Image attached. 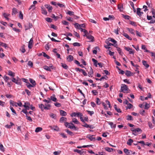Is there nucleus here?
I'll use <instances>...</instances> for the list:
<instances>
[{
	"instance_id": "nucleus-1",
	"label": "nucleus",
	"mask_w": 155,
	"mask_h": 155,
	"mask_svg": "<svg viewBox=\"0 0 155 155\" xmlns=\"http://www.w3.org/2000/svg\"><path fill=\"white\" fill-rule=\"evenodd\" d=\"M96 103L98 105H99L100 104H102V105L104 107H107V105H108L109 107H110V104L109 101L107 100L105 101V102H101L100 100L98 98H96Z\"/></svg>"
},
{
	"instance_id": "nucleus-2",
	"label": "nucleus",
	"mask_w": 155,
	"mask_h": 155,
	"mask_svg": "<svg viewBox=\"0 0 155 155\" xmlns=\"http://www.w3.org/2000/svg\"><path fill=\"white\" fill-rule=\"evenodd\" d=\"M130 90L129 89L126 85L125 84H122L121 85L120 92L124 93H130Z\"/></svg>"
},
{
	"instance_id": "nucleus-3",
	"label": "nucleus",
	"mask_w": 155,
	"mask_h": 155,
	"mask_svg": "<svg viewBox=\"0 0 155 155\" xmlns=\"http://www.w3.org/2000/svg\"><path fill=\"white\" fill-rule=\"evenodd\" d=\"M64 125L66 127H67L71 129H74L75 130H76L77 128L72 123H69L65 122Z\"/></svg>"
},
{
	"instance_id": "nucleus-4",
	"label": "nucleus",
	"mask_w": 155,
	"mask_h": 155,
	"mask_svg": "<svg viewBox=\"0 0 155 155\" xmlns=\"http://www.w3.org/2000/svg\"><path fill=\"white\" fill-rule=\"evenodd\" d=\"M10 104H11V106H12L13 107H17L18 106L21 107L22 105V104L21 102L16 103L12 100L10 101Z\"/></svg>"
},
{
	"instance_id": "nucleus-5",
	"label": "nucleus",
	"mask_w": 155,
	"mask_h": 155,
	"mask_svg": "<svg viewBox=\"0 0 155 155\" xmlns=\"http://www.w3.org/2000/svg\"><path fill=\"white\" fill-rule=\"evenodd\" d=\"M17 79H16V78L13 77L12 78V81L18 85H21L22 84L21 80L18 77H17Z\"/></svg>"
},
{
	"instance_id": "nucleus-6",
	"label": "nucleus",
	"mask_w": 155,
	"mask_h": 155,
	"mask_svg": "<svg viewBox=\"0 0 155 155\" xmlns=\"http://www.w3.org/2000/svg\"><path fill=\"white\" fill-rule=\"evenodd\" d=\"M49 127L50 128L51 130H53L55 131H58L59 130V128L57 126H49Z\"/></svg>"
},
{
	"instance_id": "nucleus-7",
	"label": "nucleus",
	"mask_w": 155,
	"mask_h": 155,
	"mask_svg": "<svg viewBox=\"0 0 155 155\" xmlns=\"http://www.w3.org/2000/svg\"><path fill=\"white\" fill-rule=\"evenodd\" d=\"M32 26V25L31 23L28 22L26 25H25V30H27L31 28Z\"/></svg>"
},
{
	"instance_id": "nucleus-8",
	"label": "nucleus",
	"mask_w": 155,
	"mask_h": 155,
	"mask_svg": "<svg viewBox=\"0 0 155 155\" xmlns=\"http://www.w3.org/2000/svg\"><path fill=\"white\" fill-rule=\"evenodd\" d=\"M94 136V135L88 134L86 136V137L88 138L91 141H94L95 140V138L93 137Z\"/></svg>"
},
{
	"instance_id": "nucleus-9",
	"label": "nucleus",
	"mask_w": 155,
	"mask_h": 155,
	"mask_svg": "<svg viewBox=\"0 0 155 155\" xmlns=\"http://www.w3.org/2000/svg\"><path fill=\"white\" fill-rule=\"evenodd\" d=\"M33 39L32 38H31L29 42H28V48L29 49L31 48L33 46Z\"/></svg>"
},
{
	"instance_id": "nucleus-10",
	"label": "nucleus",
	"mask_w": 155,
	"mask_h": 155,
	"mask_svg": "<svg viewBox=\"0 0 155 155\" xmlns=\"http://www.w3.org/2000/svg\"><path fill=\"white\" fill-rule=\"evenodd\" d=\"M45 7L48 9V11L49 12H51L53 8L50 5L46 4L45 5Z\"/></svg>"
},
{
	"instance_id": "nucleus-11",
	"label": "nucleus",
	"mask_w": 155,
	"mask_h": 155,
	"mask_svg": "<svg viewBox=\"0 0 155 155\" xmlns=\"http://www.w3.org/2000/svg\"><path fill=\"white\" fill-rule=\"evenodd\" d=\"M87 38L90 40L89 42H93L94 41V37L91 35H88L87 36Z\"/></svg>"
},
{
	"instance_id": "nucleus-12",
	"label": "nucleus",
	"mask_w": 155,
	"mask_h": 155,
	"mask_svg": "<svg viewBox=\"0 0 155 155\" xmlns=\"http://www.w3.org/2000/svg\"><path fill=\"white\" fill-rule=\"evenodd\" d=\"M141 10V9L140 8H137V14L140 17L142 14L143 13L142 12L140 11Z\"/></svg>"
},
{
	"instance_id": "nucleus-13",
	"label": "nucleus",
	"mask_w": 155,
	"mask_h": 155,
	"mask_svg": "<svg viewBox=\"0 0 155 155\" xmlns=\"http://www.w3.org/2000/svg\"><path fill=\"white\" fill-rule=\"evenodd\" d=\"M83 116V115L80 112H77L76 113V116L77 117H80V119L81 120V121H83V118L82 117V116Z\"/></svg>"
},
{
	"instance_id": "nucleus-14",
	"label": "nucleus",
	"mask_w": 155,
	"mask_h": 155,
	"mask_svg": "<svg viewBox=\"0 0 155 155\" xmlns=\"http://www.w3.org/2000/svg\"><path fill=\"white\" fill-rule=\"evenodd\" d=\"M74 57L71 55H69L67 57V60L68 62H71L73 60Z\"/></svg>"
},
{
	"instance_id": "nucleus-15",
	"label": "nucleus",
	"mask_w": 155,
	"mask_h": 155,
	"mask_svg": "<svg viewBox=\"0 0 155 155\" xmlns=\"http://www.w3.org/2000/svg\"><path fill=\"white\" fill-rule=\"evenodd\" d=\"M134 74L131 72L127 70L125 72V75L127 76V77H130L131 76H133V75Z\"/></svg>"
},
{
	"instance_id": "nucleus-16",
	"label": "nucleus",
	"mask_w": 155,
	"mask_h": 155,
	"mask_svg": "<svg viewBox=\"0 0 155 155\" xmlns=\"http://www.w3.org/2000/svg\"><path fill=\"white\" fill-rule=\"evenodd\" d=\"M93 71L91 67H90V70L88 72V76L89 77H92L93 76Z\"/></svg>"
},
{
	"instance_id": "nucleus-17",
	"label": "nucleus",
	"mask_w": 155,
	"mask_h": 155,
	"mask_svg": "<svg viewBox=\"0 0 155 155\" xmlns=\"http://www.w3.org/2000/svg\"><path fill=\"white\" fill-rule=\"evenodd\" d=\"M49 99H50L51 101H52L54 102H56L57 100V99L55 97L54 95L53 96L50 97V98H49Z\"/></svg>"
},
{
	"instance_id": "nucleus-18",
	"label": "nucleus",
	"mask_w": 155,
	"mask_h": 155,
	"mask_svg": "<svg viewBox=\"0 0 155 155\" xmlns=\"http://www.w3.org/2000/svg\"><path fill=\"white\" fill-rule=\"evenodd\" d=\"M67 120V119L66 117H61L59 121L61 123H63L66 121Z\"/></svg>"
},
{
	"instance_id": "nucleus-19",
	"label": "nucleus",
	"mask_w": 155,
	"mask_h": 155,
	"mask_svg": "<svg viewBox=\"0 0 155 155\" xmlns=\"http://www.w3.org/2000/svg\"><path fill=\"white\" fill-rule=\"evenodd\" d=\"M142 62L143 65L146 68H147L149 67V65L147 63V62L146 61L143 60Z\"/></svg>"
},
{
	"instance_id": "nucleus-20",
	"label": "nucleus",
	"mask_w": 155,
	"mask_h": 155,
	"mask_svg": "<svg viewBox=\"0 0 155 155\" xmlns=\"http://www.w3.org/2000/svg\"><path fill=\"white\" fill-rule=\"evenodd\" d=\"M123 35L130 40H132V38L128 35L126 33H124L123 34Z\"/></svg>"
},
{
	"instance_id": "nucleus-21",
	"label": "nucleus",
	"mask_w": 155,
	"mask_h": 155,
	"mask_svg": "<svg viewBox=\"0 0 155 155\" xmlns=\"http://www.w3.org/2000/svg\"><path fill=\"white\" fill-rule=\"evenodd\" d=\"M74 151L78 153L81 155H83L84 153L83 151H82V150H79L78 149L74 150Z\"/></svg>"
},
{
	"instance_id": "nucleus-22",
	"label": "nucleus",
	"mask_w": 155,
	"mask_h": 155,
	"mask_svg": "<svg viewBox=\"0 0 155 155\" xmlns=\"http://www.w3.org/2000/svg\"><path fill=\"white\" fill-rule=\"evenodd\" d=\"M8 74L9 75L13 77V78L15 76V73L14 72H13L11 71H8Z\"/></svg>"
},
{
	"instance_id": "nucleus-23",
	"label": "nucleus",
	"mask_w": 155,
	"mask_h": 155,
	"mask_svg": "<svg viewBox=\"0 0 155 155\" xmlns=\"http://www.w3.org/2000/svg\"><path fill=\"white\" fill-rule=\"evenodd\" d=\"M29 80L30 83L32 84V85L35 86L36 84V83L35 81L31 78L29 79Z\"/></svg>"
},
{
	"instance_id": "nucleus-24",
	"label": "nucleus",
	"mask_w": 155,
	"mask_h": 155,
	"mask_svg": "<svg viewBox=\"0 0 155 155\" xmlns=\"http://www.w3.org/2000/svg\"><path fill=\"white\" fill-rule=\"evenodd\" d=\"M131 131L135 133H136L137 132H139L140 131L141 132H142V130L141 129L139 128H137L136 129H134V130H131Z\"/></svg>"
},
{
	"instance_id": "nucleus-25",
	"label": "nucleus",
	"mask_w": 155,
	"mask_h": 155,
	"mask_svg": "<svg viewBox=\"0 0 155 155\" xmlns=\"http://www.w3.org/2000/svg\"><path fill=\"white\" fill-rule=\"evenodd\" d=\"M60 114L61 116H66L67 115L66 112L63 110H60Z\"/></svg>"
},
{
	"instance_id": "nucleus-26",
	"label": "nucleus",
	"mask_w": 155,
	"mask_h": 155,
	"mask_svg": "<svg viewBox=\"0 0 155 155\" xmlns=\"http://www.w3.org/2000/svg\"><path fill=\"white\" fill-rule=\"evenodd\" d=\"M42 13L45 15H46L47 13V12L45 8H41Z\"/></svg>"
},
{
	"instance_id": "nucleus-27",
	"label": "nucleus",
	"mask_w": 155,
	"mask_h": 155,
	"mask_svg": "<svg viewBox=\"0 0 155 155\" xmlns=\"http://www.w3.org/2000/svg\"><path fill=\"white\" fill-rule=\"evenodd\" d=\"M127 120H133V119L132 116L128 115L127 116Z\"/></svg>"
},
{
	"instance_id": "nucleus-28",
	"label": "nucleus",
	"mask_w": 155,
	"mask_h": 155,
	"mask_svg": "<svg viewBox=\"0 0 155 155\" xmlns=\"http://www.w3.org/2000/svg\"><path fill=\"white\" fill-rule=\"evenodd\" d=\"M10 125H8V124L6 125L5 126V127H6V128H10L11 127H12V126L14 125V124L13 123L11 122L10 123Z\"/></svg>"
},
{
	"instance_id": "nucleus-29",
	"label": "nucleus",
	"mask_w": 155,
	"mask_h": 155,
	"mask_svg": "<svg viewBox=\"0 0 155 155\" xmlns=\"http://www.w3.org/2000/svg\"><path fill=\"white\" fill-rule=\"evenodd\" d=\"M20 50L23 53H24L25 51V45H23L21 48L20 49Z\"/></svg>"
},
{
	"instance_id": "nucleus-30",
	"label": "nucleus",
	"mask_w": 155,
	"mask_h": 155,
	"mask_svg": "<svg viewBox=\"0 0 155 155\" xmlns=\"http://www.w3.org/2000/svg\"><path fill=\"white\" fill-rule=\"evenodd\" d=\"M130 5L133 8L134 12H136V9H135V8H134V3L131 1H130Z\"/></svg>"
},
{
	"instance_id": "nucleus-31",
	"label": "nucleus",
	"mask_w": 155,
	"mask_h": 155,
	"mask_svg": "<svg viewBox=\"0 0 155 155\" xmlns=\"http://www.w3.org/2000/svg\"><path fill=\"white\" fill-rule=\"evenodd\" d=\"M141 48H142V49L145 50V52H150L149 50H147V49H146V46H145V45H142Z\"/></svg>"
},
{
	"instance_id": "nucleus-32",
	"label": "nucleus",
	"mask_w": 155,
	"mask_h": 155,
	"mask_svg": "<svg viewBox=\"0 0 155 155\" xmlns=\"http://www.w3.org/2000/svg\"><path fill=\"white\" fill-rule=\"evenodd\" d=\"M104 149L106 150L109 152H111L113 150V148H109V147H106Z\"/></svg>"
},
{
	"instance_id": "nucleus-33",
	"label": "nucleus",
	"mask_w": 155,
	"mask_h": 155,
	"mask_svg": "<svg viewBox=\"0 0 155 155\" xmlns=\"http://www.w3.org/2000/svg\"><path fill=\"white\" fill-rule=\"evenodd\" d=\"M108 124L110 126L111 128H115L116 127V125L115 124H114L113 123L110 122Z\"/></svg>"
},
{
	"instance_id": "nucleus-34",
	"label": "nucleus",
	"mask_w": 155,
	"mask_h": 155,
	"mask_svg": "<svg viewBox=\"0 0 155 155\" xmlns=\"http://www.w3.org/2000/svg\"><path fill=\"white\" fill-rule=\"evenodd\" d=\"M26 108V109H23L22 110V112H23L26 115H27V114H28V112L27 110V109H29V108L30 107H25Z\"/></svg>"
},
{
	"instance_id": "nucleus-35",
	"label": "nucleus",
	"mask_w": 155,
	"mask_h": 155,
	"mask_svg": "<svg viewBox=\"0 0 155 155\" xmlns=\"http://www.w3.org/2000/svg\"><path fill=\"white\" fill-rule=\"evenodd\" d=\"M133 142V140L132 139H130L128 140V141L127 142V145L130 146L131 145L132 143Z\"/></svg>"
},
{
	"instance_id": "nucleus-36",
	"label": "nucleus",
	"mask_w": 155,
	"mask_h": 155,
	"mask_svg": "<svg viewBox=\"0 0 155 155\" xmlns=\"http://www.w3.org/2000/svg\"><path fill=\"white\" fill-rule=\"evenodd\" d=\"M118 8L120 11L121 12L123 10V6L122 5L119 4L118 5Z\"/></svg>"
},
{
	"instance_id": "nucleus-37",
	"label": "nucleus",
	"mask_w": 155,
	"mask_h": 155,
	"mask_svg": "<svg viewBox=\"0 0 155 155\" xmlns=\"http://www.w3.org/2000/svg\"><path fill=\"white\" fill-rule=\"evenodd\" d=\"M148 104L146 102H144L142 104H140L139 105V107H147Z\"/></svg>"
},
{
	"instance_id": "nucleus-38",
	"label": "nucleus",
	"mask_w": 155,
	"mask_h": 155,
	"mask_svg": "<svg viewBox=\"0 0 155 155\" xmlns=\"http://www.w3.org/2000/svg\"><path fill=\"white\" fill-rule=\"evenodd\" d=\"M42 130V128L41 127H37L35 130V132L36 133L41 131Z\"/></svg>"
},
{
	"instance_id": "nucleus-39",
	"label": "nucleus",
	"mask_w": 155,
	"mask_h": 155,
	"mask_svg": "<svg viewBox=\"0 0 155 155\" xmlns=\"http://www.w3.org/2000/svg\"><path fill=\"white\" fill-rule=\"evenodd\" d=\"M92 60L93 62H94V65L96 66L97 67V60L95 59L94 58H92Z\"/></svg>"
},
{
	"instance_id": "nucleus-40",
	"label": "nucleus",
	"mask_w": 155,
	"mask_h": 155,
	"mask_svg": "<svg viewBox=\"0 0 155 155\" xmlns=\"http://www.w3.org/2000/svg\"><path fill=\"white\" fill-rule=\"evenodd\" d=\"M54 50H57V49H56V48L54 49L53 50V52L56 54V55L57 56L58 58H60L61 59V58H60V54H59L57 52V51H54Z\"/></svg>"
},
{
	"instance_id": "nucleus-41",
	"label": "nucleus",
	"mask_w": 155,
	"mask_h": 155,
	"mask_svg": "<svg viewBox=\"0 0 155 155\" xmlns=\"http://www.w3.org/2000/svg\"><path fill=\"white\" fill-rule=\"evenodd\" d=\"M43 68L45 70L49 71H51V69L49 68V67L47 66H44Z\"/></svg>"
},
{
	"instance_id": "nucleus-42",
	"label": "nucleus",
	"mask_w": 155,
	"mask_h": 155,
	"mask_svg": "<svg viewBox=\"0 0 155 155\" xmlns=\"http://www.w3.org/2000/svg\"><path fill=\"white\" fill-rule=\"evenodd\" d=\"M108 40L109 41H111L112 42H113L114 44H116L117 42V41L114 39L111 38H108Z\"/></svg>"
},
{
	"instance_id": "nucleus-43",
	"label": "nucleus",
	"mask_w": 155,
	"mask_h": 155,
	"mask_svg": "<svg viewBox=\"0 0 155 155\" xmlns=\"http://www.w3.org/2000/svg\"><path fill=\"white\" fill-rule=\"evenodd\" d=\"M74 25L75 28L78 29H80L81 28L80 24H79L78 23H76L74 24Z\"/></svg>"
},
{
	"instance_id": "nucleus-44",
	"label": "nucleus",
	"mask_w": 155,
	"mask_h": 155,
	"mask_svg": "<svg viewBox=\"0 0 155 155\" xmlns=\"http://www.w3.org/2000/svg\"><path fill=\"white\" fill-rule=\"evenodd\" d=\"M72 122L76 124H79V121L75 118H73L72 119Z\"/></svg>"
},
{
	"instance_id": "nucleus-45",
	"label": "nucleus",
	"mask_w": 155,
	"mask_h": 155,
	"mask_svg": "<svg viewBox=\"0 0 155 155\" xmlns=\"http://www.w3.org/2000/svg\"><path fill=\"white\" fill-rule=\"evenodd\" d=\"M23 107H32L31 105H30V104L28 102H25V104L23 105Z\"/></svg>"
},
{
	"instance_id": "nucleus-46",
	"label": "nucleus",
	"mask_w": 155,
	"mask_h": 155,
	"mask_svg": "<svg viewBox=\"0 0 155 155\" xmlns=\"http://www.w3.org/2000/svg\"><path fill=\"white\" fill-rule=\"evenodd\" d=\"M17 13V9L16 8H13L12 9V15H15Z\"/></svg>"
},
{
	"instance_id": "nucleus-47",
	"label": "nucleus",
	"mask_w": 155,
	"mask_h": 155,
	"mask_svg": "<svg viewBox=\"0 0 155 155\" xmlns=\"http://www.w3.org/2000/svg\"><path fill=\"white\" fill-rule=\"evenodd\" d=\"M0 46H2L4 47L5 48H6L7 47V45L5 43L0 42Z\"/></svg>"
},
{
	"instance_id": "nucleus-48",
	"label": "nucleus",
	"mask_w": 155,
	"mask_h": 155,
	"mask_svg": "<svg viewBox=\"0 0 155 155\" xmlns=\"http://www.w3.org/2000/svg\"><path fill=\"white\" fill-rule=\"evenodd\" d=\"M67 13L70 16L74 15V12L70 11H68L67 12Z\"/></svg>"
},
{
	"instance_id": "nucleus-49",
	"label": "nucleus",
	"mask_w": 155,
	"mask_h": 155,
	"mask_svg": "<svg viewBox=\"0 0 155 155\" xmlns=\"http://www.w3.org/2000/svg\"><path fill=\"white\" fill-rule=\"evenodd\" d=\"M117 50L119 53L120 55H122L123 53L122 52V50L120 48H117Z\"/></svg>"
},
{
	"instance_id": "nucleus-50",
	"label": "nucleus",
	"mask_w": 155,
	"mask_h": 155,
	"mask_svg": "<svg viewBox=\"0 0 155 155\" xmlns=\"http://www.w3.org/2000/svg\"><path fill=\"white\" fill-rule=\"evenodd\" d=\"M42 53L43 54V56L45 57H46L48 59L50 58V57L48 55H47L45 52H42Z\"/></svg>"
},
{
	"instance_id": "nucleus-51",
	"label": "nucleus",
	"mask_w": 155,
	"mask_h": 155,
	"mask_svg": "<svg viewBox=\"0 0 155 155\" xmlns=\"http://www.w3.org/2000/svg\"><path fill=\"white\" fill-rule=\"evenodd\" d=\"M127 30L132 34L134 35V32H133L134 30L132 28H127Z\"/></svg>"
},
{
	"instance_id": "nucleus-52",
	"label": "nucleus",
	"mask_w": 155,
	"mask_h": 155,
	"mask_svg": "<svg viewBox=\"0 0 155 155\" xmlns=\"http://www.w3.org/2000/svg\"><path fill=\"white\" fill-rule=\"evenodd\" d=\"M62 66L64 69H67L68 68V66L65 64L61 63Z\"/></svg>"
},
{
	"instance_id": "nucleus-53",
	"label": "nucleus",
	"mask_w": 155,
	"mask_h": 155,
	"mask_svg": "<svg viewBox=\"0 0 155 155\" xmlns=\"http://www.w3.org/2000/svg\"><path fill=\"white\" fill-rule=\"evenodd\" d=\"M51 17L54 18V20L56 21L59 18V17L58 16H55L54 15L52 14L51 16Z\"/></svg>"
},
{
	"instance_id": "nucleus-54",
	"label": "nucleus",
	"mask_w": 155,
	"mask_h": 155,
	"mask_svg": "<svg viewBox=\"0 0 155 155\" xmlns=\"http://www.w3.org/2000/svg\"><path fill=\"white\" fill-rule=\"evenodd\" d=\"M41 110L43 111L44 110H48L50 109V107H40Z\"/></svg>"
},
{
	"instance_id": "nucleus-55",
	"label": "nucleus",
	"mask_w": 155,
	"mask_h": 155,
	"mask_svg": "<svg viewBox=\"0 0 155 155\" xmlns=\"http://www.w3.org/2000/svg\"><path fill=\"white\" fill-rule=\"evenodd\" d=\"M0 149L1 151L3 152L5 151L4 147L1 143H0Z\"/></svg>"
},
{
	"instance_id": "nucleus-56",
	"label": "nucleus",
	"mask_w": 155,
	"mask_h": 155,
	"mask_svg": "<svg viewBox=\"0 0 155 155\" xmlns=\"http://www.w3.org/2000/svg\"><path fill=\"white\" fill-rule=\"evenodd\" d=\"M28 64L29 66L31 67H32L33 66V63L31 61H29L28 62Z\"/></svg>"
},
{
	"instance_id": "nucleus-57",
	"label": "nucleus",
	"mask_w": 155,
	"mask_h": 155,
	"mask_svg": "<svg viewBox=\"0 0 155 155\" xmlns=\"http://www.w3.org/2000/svg\"><path fill=\"white\" fill-rule=\"evenodd\" d=\"M26 85L27 86V87L29 89H30L31 87H34L33 85H32L31 84H30L29 82L27 84H26Z\"/></svg>"
},
{
	"instance_id": "nucleus-58",
	"label": "nucleus",
	"mask_w": 155,
	"mask_h": 155,
	"mask_svg": "<svg viewBox=\"0 0 155 155\" xmlns=\"http://www.w3.org/2000/svg\"><path fill=\"white\" fill-rule=\"evenodd\" d=\"M115 110H116L118 113H121V111L119 108V107H114Z\"/></svg>"
},
{
	"instance_id": "nucleus-59",
	"label": "nucleus",
	"mask_w": 155,
	"mask_h": 155,
	"mask_svg": "<svg viewBox=\"0 0 155 155\" xmlns=\"http://www.w3.org/2000/svg\"><path fill=\"white\" fill-rule=\"evenodd\" d=\"M87 112L88 114L91 116H92L94 113V112L93 111H90L89 110H87Z\"/></svg>"
},
{
	"instance_id": "nucleus-60",
	"label": "nucleus",
	"mask_w": 155,
	"mask_h": 155,
	"mask_svg": "<svg viewBox=\"0 0 155 155\" xmlns=\"http://www.w3.org/2000/svg\"><path fill=\"white\" fill-rule=\"evenodd\" d=\"M44 102H47L48 104H51L52 103V102L50 101V99H49V98H48V99L47 100L45 99L44 100Z\"/></svg>"
},
{
	"instance_id": "nucleus-61",
	"label": "nucleus",
	"mask_w": 155,
	"mask_h": 155,
	"mask_svg": "<svg viewBox=\"0 0 155 155\" xmlns=\"http://www.w3.org/2000/svg\"><path fill=\"white\" fill-rule=\"evenodd\" d=\"M108 78V77L106 75L102 77L101 78H100V81H101L103 79H105L107 80Z\"/></svg>"
},
{
	"instance_id": "nucleus-62",
	"label": "nucleus",
	"mask_w": 155,
	"mask_h": 155,
	"mask_svg": "<svg viewBox=\"0 0 155 155\" xmlns=\"http://www.w3.org/2000/svg\"><path fill=\"white\" fill-rule=\"evenodd\" d=\"M139 112L140 114L143 115L145 113V111L144 110L142 109L141 110H140Z\"/></svg>"
},
{
	"instance_id": "nucleus-63",
	"label": "nucleus",
	"mask_w": 155,
	"mask_h": 155,
	"mask_svg": "<svg viewBox=\"0 0 155 155\" xmlns=\"http://www.w3.org/2000/svg\"><path fill=\"white\" fill-rule=\"evenodd\" d=\"M73 45L74 46H80V44L78 42H75L73 43Z\"/></svg>"
},
{
	"instance_id": "nucleus-64",
	"label": "nucleus",
	"mask_w": 155,
	"mask_h": 155,
	"mask_svg": "<svg viewBox=\"0 0 155 155\" xmlns=\"http://www.w3.org/2000/svg\"><path fill=\"white\" fill-rule=\"evenodd\" d=\"M130 24L134 26H136V23L134 21H130Z\"/></svg>"
}]
</instances>
